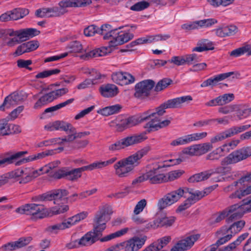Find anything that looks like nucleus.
Listing matches in <instances>:
<instances>
[{
	"instance_id": "ea45409f",
	"label": "nucleus",
	"mask_w": 251,
	"mask_h": 251,
	"mask_svg": "<svg viewBox=\"0 0 251 251\" xmlns=\"http://www.w3.org/2000/svg\"><path fill=\"white\" fill-rule=\"evenodd\" d=\"M27 169H25V174L23 176H22L20 179H18L20 184H25L32 180L33 178L37 176V171H34L31 173H28L26 172Z\"/></svg>"
},
{
	"instance_id": "f704fd0d",
	"label": "nucleus",
	"mask_w": 251,
	"mask_h": 251,
	"mask_svg": "<svg viewBox=\"0 0 251 251\" xmlns=\"http://www.w3.org/2000/svg\"><path fill=\"white\" fill-rule=\"evenodd\" d=\"M171 240L170 236H164L152 243L155 251H159L165 247Z\"/></svg>"
},
{
	"instance_id": "1a4fd4ad",
	"label": "nucleus",
	"mask_w": 251,
	"mask_h": 251,
	"mask_svg": "<svg viewBox=\"0 0 251 251\" xmlns=\"http://www.w3.org/2000/svg\"><path fill=\"white\" fill-rule=\"evenodd\" d=\"M154 85L155 82L151 79L145 80L137 83L135 86L134 96L141 99L148 97Z\"/></svg>"
},
{
	"instance_id": "423d86ee",
	"label": "nucleus",
	"mask_w": 251,
	"mask_h": 251,
	"mask_svg": "<svg viewBox=\"0 0 251 251\" xmlns=\"http://www.w3.org/2000/svg\"><path fill=\"white\" fill-rule=\"evenodd\" d=\"M110 206H102L97 212L94 219L93 230L102 235V231L106 228V223L110 220V215L112 213Z\"/></svg>"
},
{
	"instance_id": "72a5a7b5",
	"label": "nucleus",
	"mask_w": 251,
	"mask_h": 251,
	"mask_svg": "<svg viewBox=\"0 0 251 251\" xmlns=\"http://www.w3.org/2000/svg\"><path fill=\"white\" fill-rule=\"evenodd\" d=\"M11 11L13 20H18L22 19L29 14L28 9L26 8H17Z\"/></svg>"
},
{
	"instance_id": "c9c22d12",
	"label": "nucleus",
	"mask_w": 251,
	"mask_h": 251,
	"mask_svg": "<svg viewBox=\"0 0 251 251\" xmlns=\"http://www.w3.org/2000/svg\"><path fill=\"white\" fill-rule=\"evenodd\" d=\"M251 194L250 189L247 187L246 189H239L234 192L231 193L229 196L230 199H241L242 198Z\"/></svg>"
},
{
	"instance_id": "49530a36",
	"label": "nucleus",
	"mask_w": 251,
	"mask_h": 251,
	"mask_svg": "<svg viewBox=\"0 0 251 251\" xmlns=\"http://www.w3.org/2000/svg\"><path fill=\"white\" fill-rule=\"evenodd\" d=\"M116 159L117 158L116 157H113L106 161L94 162L90 164V166L92 170L95 169H100L109 164H112L116 160Z\"/></svg>"
},
{
	"instance_id": "de8ad7c7",
	"label": "nucleus",
	"mask_w": 251,
	"mask_h": 251,
	"mask_svg": "<svg viewBox=\"0 0 251 251\" xmlns=\"http://www.w3.org/2000/svg\"><path fill=\"white\" fill-rule=\"evenodd\" d=\"M25 170L18 169L6 174L8 180L9 179H20L25 174Z\"/></svg>"
},
{
	"instance_id": "393cba45",
	"label": "nucleus",
	"mask_w": 251,
	"mask_h": 251,
	"mask_svg": "<svg viewBox=\"0 0 251 251\" xmlns=\"http://www.w3.org/2000/svg\"><path fill=\"white\" fill-rule=\"evenodd\" d=\"M98 34L103 35L104 40L109 39L110 37L113 38L116 28L113 29L111 26L108 24L103 25L100 28L98 27Z\"/></svg>"
},
{
	"instance_id": "4468645a",
	"label": "nucleus",
	"mask_w": 251,
	"mask_h": 251,
	"mask_svg": "<svg viewBox=\"0 0 251 251\" xmlns=\"http://www.w3.org/2000/svg\"><path fill=\"white\" fill-rule=\"evenodd\" d=\"M44 128L48 131H52L54 130L62 131L70 133H75V128L69 123L64 121H56L50 123L44 126Z\"/></svg>"
},
{
	"instance_id": "dca6fc26",
	"label": "nucleus",
	"mask_w": 251,
	"mask_h": 251,
	"mask_svg": "<svg viewBox=\"0 0 251 251\" xmlns=\"http://www.w3.org/2000/svg\"><path fill=\"white\" fill-rule=\"evenodd\" d=\"M116 28V31L115 32L113 40L110 41L111 46H115L124 44L129 40L133 39L134 35L132 33L126 32L123 31H118Z\"/></svg>"
},
{
	"instance_id": "052dcab7",
	"label": "nucleus",
	"mask_w": 251,
	"mask_h": 251,
	"mask_svg": "<svg viewBox=\"0 0 251 251\" xmlns=\"http://www.w3.org/2000/svg\"><path fill=\"white\" fill-rule=\"evenodd\" d=\"M248 50V45H246L233 50L230 52V55L234 57H237L247 53Z\"/></svg>"
},
{
	"instance_id": "0eeeda50",
	"label": "nucleus",
	"mask_w": 251,
	"mask_h": 251,
	"mask_svg": "<svg viewBox=\"0 0 251 251\" xmlns=\"http://www.w3.org/2000/svg\"><path fill=\"white\" fill-rule=\"evenodd\" d=\"M147 138L146 133H144L127 136L110 145L108 146V150L111 151L120 150L128 146L142 142Z\"/></svg>"
},
{
	"instance_id": "9b49d317",
	"label": "nucleus",
	"mask_w": 251,
	"mask_h": 251,
	"mask_svg": "<svg viewBox=\"0 0 251 251\" xmlns=\"http://www.w3.org/2000/svg\"><path fill=\"white\" fill-rule=\"evenodd\" d=\"M199 234L188 236L178 241L170 251H185L189 250L199 239Z\"/></svg>"
},
{
	"instance_id": "f8f14e48",
	"label": "nucleus",
	"mask_w": 251,
	"mask_h": 251,
	"mask_svg": "<svg viewBox=\"0 0 251 251\" xmlns=\"http://www.w3.org/2000/svg\"><path fill=\"white\" fill-rule=\"evenodd\" d=\"M44 206L41 204L35 203L25 204L16 209L17 213L21 214L36 215L37 214H43L45 210Z\"/></svg>"
},
{
	"instance_id": "6e6552de",
	"label": "nucleus",
	"mask_w": 251,
	"mask_h": 251,
	"mask_svg": "<svg viewBox=\"0 0 251 251\" xmlns=\"http://www.w3.org/2000/svg\"><path fill=\"white\" fill-rule=\"evenodd\" d=\"M186 190L188 191V188H179L167 193L159 200L157 203L158 209L163 210L178 201L182 197H186L184 196L186 194Z\"/></svg>"
},
{
	"instance_id": "58836bf2",
	"label": "nucleus",
	"mask_w": 251,
	"mask_h": 251,
	"mask_svg": "<svg viewBox=\"0 0 251 251\" xmlns=\"http://www.w3.org/2000/svg\"><path fill=\"white\" fill-rule=\"evenodd\" d=\"M8 121L9 119L7 118L0 120V136L11 134L10 124H8Z\"/></svg>"
},
{
	"instance_id": "cd10ccee",
	"label": "nucleus",
	"mask_w": 251,
	"mask_h": 251,
	"mask_svg": "<svg viewBox=\"0 0 251 251\" xmlns=\"http://www.w3.org/2000/svg\"><path fill=\"white\" fill-rule=\"evenodd\" d=\"M121 108V105L115 104L100 109L98 110L97 113L104 116H108L118 113Z\"/></svg>"
},
{
	"instance_id": "a211bd4d",
	"label": "nucleus",
	"mask_w": 251,
	"mask_h": 251,
	"mask_svg": "<svg viewBox=\"0 0 251 251\" xmlns=\"http://www.w3.org/2000/svg\"><path fill=\"white\" fill-rule=\"evenodd\" d=\"M234 74V72H231L221 74L213 77H210L204 81L201 85V87H206L208 86H213L216 85L218 83Z\"/></svg>"
},
{
	"instance_id": "774afa93",
	"label": "nucleus",
	"mask_w": 251,
	"mask_h": 251,
	"mask_svg": "<svg viewBox=\"0 0 251 251\" xmlns=\"http://www.w3.org/2000/svg\"><path fill=\"white\" fill-rule=\"evenodd\" d=\"M236 111H237V116L239 119L241 120L243 118L247 117L251 114V107L241 109H239V107L238 106V108Z\"/></svg>"
},
{
	"instance_id": "3c124183",
	"label": "nucleus",
	"mask_w": 251,
	"mask_h": 251,
	"mask_svg": "<svg viewBox=\"0 0 251 251\" xmlns=\"http://www.w3.org/2000/svg\"><path fill=\"white\" fill-rule=\"evenodd\" d=\"M125 162L132 169L139 164V160L134 154L123 159Z\"/></svg>"
},
{
	"instance_id": "4d7b16f0",
	"label": "nucleus",
	"mask_w": 251,
	"mask_h": 251,
	"mask_svg": "<svg viewBox=\"0 0 251 251\" xmlns=\"http://www.w3.org/2000/svg\"><path fill=\"white\" fill-rule=\"evenodd\" d=\"M17 105L10 95L7 96L1 105L0 106V110L4 111L5 108H10L11 107Z\"/></svg>"
},
{
	"instance_id": "f257e3e1",
	"label": "nucleus",
	"mask_w": 251,
	"mask_h": 251,
	"mask_svg": "<svg viewBox=\"0 0 251 251\" xmlns=\"http://www.w3.org/2000/svg\"><path fill=\"white\" fill-rule=\"evenodd\" d=\"M192 100V97L191 96H185L167 100L159 106L156 107L155 112L149 115V116H152L153 118L147 125L150 128H155L156 129L168 126L170 124L171 121L169 120L161 121L160 118V116L166 112L165 109L180 108L183 103L189 102Z\"/></svg>"
},
{
	"instance_id": "6e6d98bb",
	"label": "nucleus",
	"mask_w": 251,
	"mask_h": 251,
	"mask_svg": "<svg viewBox=\"0 0 251 251\" xmlns=\"http://www.w3.org/2000/svg\"><path fill=\"white\" fill-rule=\"evenodd\" d=\"M198 22L199 28L209 27L218 22L217 20L212 18L199 20Z\"/></svg>"
},
{
	"instance_id": "864d4df0",
	"label": "nucleus",
	"mask_w": 251,
	"mask_h": 251,
	"mask_svg": "<svg viewBox=\"0 0 251 251\" xmlns=\"http://www.w3.org/2000/svg\"><path fill=\"white\" fill-rule=\"evenodd\" d=\"M67 48L72 52H80L83 49L82 45L77 41L70 43L68 45Z\"/></svg>"
},
{
	"instance_id": "6ab92c4d",
	"label": "nucleus",
	"mask_w": 251,
	"mask_h": 251,
	"mask_svg": "<svg viewBox=\"0 0 251 251\" xmlns=\"http://www.w3.org/2000/svg\"><path fill=\"white\" fill-rule=\"evenodd\" d=\"M92 170L90 164L80 168L70 170L67 168L66 178L71 181H75L81 176L82 172Z\"/></svg>"
},
{
	"instance_id": "bb28decb",
	"label": "nucleus",
	"mask_w": 251,
	"mask_h": 251,
	"mask_svg": "<svg viewBox=\"0 0 251 251\" xmlns=\"http://www.w3.org/2000/svg\"><path fill=\"white\" fill-rule=\"evenodd\" d=\"M214 173L211 171H204L196 174L190 177L188 181L191 183L199 182L207 179Z\"/></svg>"
},
{
	"instance_id": "f03ea898",
	"label": "nucleus",
	"mask_w": 251,
	"mask_h": 251,
	"mask_svg": "<svg viewBox=\"0 0 251 251\" xmlns=\"http://www.w3.org/2000/svg\"><path fill=\"white\" fill-rule=\"evenodd\" d=\"M69 192L65 189H57L48 192L32 198L33 201H54V203L58 205V207L54 208L52 212L55 214H59L66 212L69 209L66 203L69 200L67 196Z\"/></svg>"
},
{
	"instance_id": "0e129e2a",
	"label": "nucleus",
	"mask_w": 251,
	"mask_h": 251,
	"mask_svg": "<svg viewBox=\"0 0 251 251\" xmlns=\"http://www.w3.org/2000/svg\"><path fill=\"white\" fill-rule=\"evenodd\" d=\"M238 108L237 105H228L224 107H221L219 108V112L223 114H227L236 111Z\"/></svg>"
},
{
	"instance_id": "39448f33",
	"label": "nucleus",
	"mask_w": 251,
	"mask_h": 251,
	"mask_svg": "<svg viewBox=\"0 0 251 251\" xmlns=\"http://www.w3.org/2000/svg\"><path fill=\"white\" fill-rule=\"evenodd\" d=\"M182 161L181 159H170L162 162H158L152 164V168L147 171L146 174V179L151 184H156L163 183L167 180L165 175L160 173L159 170L163 168L170 167L174 165L179 164Z\"/></svg>"
},
{
	"instance_id": "4be33fe9",
	"label": "nucleus",
	"mask_w": 251,
	"mask_h": 251,
	"mask_svg": "<svg viewBox=\"0 0 251 251\" xmlns=\"http://www.w3.org/2000/svg\"><path fill=\"white\" fill-rule=\"evenodd\" d=\"M116 174L120 177H126L133 169L122 159L117 162L114 166Z\"/></svg>"
},
{
	"instance_id": "ddd939ff",
	"label": "nucleus",
	"mask_w": 251,
	"mask_h": 251,
	"mask_svg": "<svg viewBox=\"0 0 251 251\" xmlns=\"http://www.w3.org/2000/svg\"><path fill=\"white\" fill-rule=\"evenodd\" d=\"M32 240V238L30 236L22 237L17 241L8 242L3 245L0 249L3 251H13L27 246Z\"/></svg>"
},
{
	"instance_id": "338daca9",
	"label": "nucleus",
	"mask_w": 251,
	"mask_h": 251,
	"mask_svg": "<svg viewBox=\"0 0 251 251\" xmlns=\"http://www.w3.org/2000/svg\"><path fill=\"white\" fill-rule=\"evenodd\" d=\"M146 205L147 201L145 199L140 200L136 204L133 211V214L135 215H138L143 210Z\"/></svg>"
},
{
	"instance_id": "8fccbe9b",
	"label": "nucleus",
	"mask_w": 251,
	"mask_h": 251,
	"mask_svg": "<svg viewBox=\"0 0 251 251\" xmlns=\"http://www.w3.org/2000/svg\"><path fill=\"white\" fill-rule=\"evenodd\" d=\"M60 72V70L58 69H55L49 70H45L42 72L37 74L35 75L36 78H44L49 77L53 75L58 74Z\"/></svg>"
},
{
	"instance_id": "2f4dec72",
	"label": "nucleus",
	"mask_w": 251,
	"mask_h": 251,
	"mask_svg": "<svg viewBox=\"0 0 251 251\" xmlns=\"http://www.w3.org/2000/svg\"><path fill=\"white\" fill-rule=\"evenodd\" d=\"M27 153V151H22L16 152L10 157H5L0 160V167H4L6 165L13 163L14 160L21 158L22 156Z\"/></svg>"
},
{
	"instance_id": "7c9ffc66",
	"label": "nucleus",
	"mask_w": 251,
	"mask_h": 251,
	"mask_svg": "<svg viewBox=\"0 0 251 251\" xmlns=\"http://www.w3.org/2000/svg\"><path fill=\"white\" fill-rule=\"evenodd\" d=\"M54 100V97L50 92L47 93L42 96L35 103L33 108L37 109L41 108L48 103Z\"/></svg>"
},
{
	"instance_id": "e433bc0d",
	"label": "nucleus",
	"mask_w": 251,
	"mask_h": 251,
	"mask_svg": "<svg viewBox=\"0 0 251 251\" xmlns=\"http://www.w3.org/2000/svg\"><path fill=\"white\" fill-rule=\"evenodd\" d=\"M231 137L229 129H227L224 131L218 133L215 136L212 137L210 139V142L212 144H215Z\"/></svg>"
},
{
	"instance_id": "c756f323",
	"label": "nucleus",
	"mask_w": 251,
	"mask_h": 251,
	"mask_svg": "<svg viewBox=\"0 0 251 251\" xmlns=\"http://www.w3.org/2000/svg\"><path fill=\"white\" fill-rule=\"evenodd\" d=\"M226 147L227 145L225 144L222 146L216 149L207 155L206 159L210 160H219L221 157L224 156V152L226 151Z\"/></svg>"
},
{
	"instance_id": "412c9836",
	"label": "nucleus",
	"mask_w": 251,
	"mask_h": 251,
	"mask_svg": "<svg viewBox=\"0 0 251 251\" xmlns=\"http://www.w3.org/2000/svg\"><path fill=\"white\" fill-rule=\"evenodd\" d=\"M217 36L220 37H225L234 35L238 31V28L234 25H229L219 27L215 29Z\"/></svg>"
},
{
	"instance_id": "bf43d9fd",
	"label": "nucleus",
	"mask_w": 251,
	"mask_h": 251,
	"mask_svg": "<svg viewBox=\"0 0 251 251\" xmlns=\"http://www.w3.org/2000/svg\"><path fill=\"white\" fill-rule=\"evenodd\" d=\"M199 155L204 154L213 149L212 144L210 143H204L198 144Z\"/></svg>"
},
{
	"instance_id": "20e7f679",
	"label": "nucleus",
	"mask_w": 251,
	"mask_h": 251,
	"mask_svg": "<svg viewBox=\"0 0 251 251\" xmlns=\"http://www.w3.org/2000/svg\"><path fill=\"white\" fill-rule=\"evenodd\" d=\"M250 156L251 147H245L236 150L222 159L221 162V166L216 168L214 172L222 175L231 174L232 168L229 165L237 163Z\"/></svg>"
},
{
	"instance_id": "4c0bfd02",
	"label": "nucleus",
	"mask_w": 251,
	"mask_h": 251,
	"mask_svg": "<svg viewBox=\"0 0 251 251\" xmlns=\"http://www.w3.org/2000/svg\"><path fill=\"white\" fill-rule=\"evenodd\" d=\"M87 216V212H82L68 218L66 221L69 227L81 220L84 219Z\"/></svg>"
},
{
	"instance_id": "c03bdc74",
	"label": "nucleus",
	"mask_w": 251,
	"mask_h": 251,
	"mask_svg": "<svg viewBox=\"0 0 251 251\" xmlns=\"http://www.w3.org/2000/svg\"><path fill=\"white\" fill-rule=\"evenodd\" d=\"M190 143L188 135L179 137L172 141L170 145L172 147L182 146Z\"/></svg>"
},
{
	"instance_id": "680f3d73",
	"label": "nucleus",
	"mask_w": 251,
	"mask_h": 251,
	"mask_svg": "<svg viewBox=\"0 0 251 251\" xmlns=\"http://www.w3.org/2000/svg\"><path fill=\"white\" fill-rule=\"evenodd\" d=\"M220 105L227 104L233 100L234 96L233 94H225L218 97Z\"/></svg>"
},
{
	"instance_id": "69168bd1",
	"label": "nucleus",
	"mask_w": 251,
	"mask_h": 251,
	"mask_svg": "<svg viewBox=\"0 0 251 251\" xmlns=\"http://www.w3.org/2000/svg\"><path fill=\"white\" fill-rule=\"evenodd\" d=\"M185 57L186 62L188 65H191L200 61V56L196 53L187 54Z\"/></svg>"
},
{
	"instance_id": "5701e85b",
	"label": "nucleus",
	"mask_w": 251,
	"mask_h": 251,
	"mask_svg": "<svg viewBox=\"0 0 251 251\" xmlns=\"http://www.w3.org/2000/svg\"><path fill=\"white\" fill-rule=\"evenodd\" d=\"M101 95L106 98L113 97L118 93V88L114 84L102 85L100 88Z\"/></svg>"
},
{
	"instance_id": "473e14b6",
	"label": "nucleus",
	"mask_w": 251,
	"mask_h": 251,
	"mask_svg": "<svg viewBox=\"0 0 251 251\" xmlns=\"http://www.w3.org/2000/svg\"><path fill=\"white\" fill-rule=\"evenodd\" d=\"M69 228L66 221L54 225L48 226L45 229V231L50 234L56 233L60 230H63Z\"/></svg>"
},
{
	"instance_id": "7ed1b4c3",
	"label": "nucleus",
	"mask_w": 251,
	"mask_h": 251,
	"mask_svg": "<svg viewBox=\"0 0 251 251\" xmlns=\"http://www.w3.org/2000/svg\"><path fill=\"white\" fill-rule=\"evenodd\" d=\"M242 204L236 203L232 205L224 210L215 214L212 224L220 223L226 217L229 216L226 219L227 222L241 218L246 212L251 211V196L242 201Z\"/></svg>"
},
{
	"instance_id": "79ce46f5",
	"label": "nucleus",
	"mask_w": 251,
	"mask_h": 251,
	"mask_svg": "<svg viewBox=\"0 0 251 251\" xmlns=\"http://www.w3.org/2000/svg\"><path fill=\"white\" fill-rule=\"evenodd\" d=\"M50 11H48V18H51L55 17H60L67 11L64 10L59 9L57 7H48Z\"/></svg>"
},
{
	"instance_id": "603ef678",
	"label": "nucleus",
	"mask_w": 251,
	"mask_h": 251,
	"mask_svg": "<svg viewBox=\"0 0 251 251\" xmlns=\"http://www.w3.org/2000/svg\"><path fill=\"white\" fill-rule=\"evenodd\" d=\"M198 149V144H196L184 148L182 152L184 154L191 156L199 155Z\"/></svg>"
},
{
	"instance_id": "e2e57ef3",
	"label": "nucleus",
	"mask_w": 251,
	"mask_h": 251,
	"mask_svg": "<svg viewBox=\"0 0 251 251\" xmlns=\"http://www.w3.org/2000/svg\"><path fill=\"white\" fill-rule=\"evenodd\" d=\"M150 5L148 2L142 1L138 2L130 7V9L133 11H139L148 8Z\"/></svg>"
},
{
	"instance_id": "a878e982",
	"label": "nucleus",
	"mask_w": 251,
	"mask_h": 251,
	"mask_svg": "<svg viewBox=\"0 0 251 251\" xmlns=\"http://www.w3.org/2000/svg\"><path fill=\"white\" fill-rule=\"evenodd\" d=\"M213 49L214 47L211 42L207 39H202L198 42L197 47L193 48L192 51L202 52Z\"/></svg>"
},
{
	"instance_id": "aec40b11",
	"label": "nucleus",
	"mask_w": 251,
	"mask_h": 251,
	"mask_svg": "<svg viewBox=\"0 0 251 251\" xmlns=\"http://www.w3.org/2000/svg\"><path fill=\"white\" fill-rule=\"evenodd\" d=\"M40 31L35 28H27L18 30V38L20 43L25 42L40 34Z\"/></svg>"
},
{
	"instance_id": "c85d7f7f",
	"label": "nucleus",
	"mask_w": 251,
	"mask_h": 251,
	"mask_svg": "<svg viewBox=\"0 0 251 251\" xmlns=\"http://www.w3.org/2000/svg\"><path fill=\"white\" fill-rule=\"evenodd\" d=\"M175 219V217L173 216L158 217L154 221V224L157 227L170 226L174 223Z\"/></svg>"
},
{
	"instance_id": "13d9d810",
	"label": "nucleus",
	"mask_w": 251,
	"mask_h": 251,
	"mask_svg": "<svg viewBox=\"0 0 251 251\" xmlns=\"http://www.w3.org/2000/svg\"><path fill=\"white\" fill-rule=\"evenodd\" d=\"M190 143L196 141H198L205 138L207 136L206 132L194 133L188 134Z\"/></svg>"
},
{
	"instance_id": "37998d69",
	"label": "nucleus",
	"mask_w": 251,
	"mask_h": 251,
	"mask_svg": "<svg viewBox=\"0 0 251 251\" xmlns=\"http://www.w3.org/2000/svg\"><path fill=\"white\" fill-rule=\"evenodd\" d=\"M172 79L168 78H165L158 81L154 87V91L159 92L167 88L172 83Z\"/></svg>"
},
{
	"instance_id": "a19ab883",
	"label": "nucleus",
	"mask_w": 251,
	"mask_h": 251,
	"mask_svg": "<svg viewBox=\"0 0 251 251\" xmlns=\"http://www.w3.org/2000/svg\"><path fill=\"white\" fill-rule=\"evenodd\" d=\"M128 230V228H124L123 229H122L120 230L116 231L115 233H113L109 235H108L103 238L100 237L99 240L101 242L107 241L110 240L112 239H114L116 237H120V236L125 234V233H126L127 232Z\"/></svg>"
},
{
	"instance_id": "5fc2aeb1",
	"label": "nucleus",
	"mask_w": 251,
	"mask_h": 251,
	"mask_svg": "<svg viewBox=\"0 0 251 251\" xmlns=\"http://www.w3.org/2000/svg\"><path fill=\"white\" fill-rule=\"evenodd\" d=\"M12 98L13 100L14 101L16 104H19L20 102L24 101L27 98V94L25 93L14 92L10 95Z\"/></svg>"
},
{
	"instance_id": "9d476101",
	"label": "nucleus",
	"mask_w": 251,
	"mask_h": 251,
	"mask_svg": "<svg viewBox=\"0 0 251 251\" xmlns=\"http://www.w3.org/2000/svg\"><path fill=\"white\" fill-rule=\"evenodd\" d=\"M146 236H134L123 242L124 251H138L142 248L147 240Z\"/></svg>"
},
{
	"instance_id": "09e8293b",
	"label": "nucleus",
	"mask_w": 251,
	"mask_h": 251,
	"mask_svg": "<svg viewBox=\"0 0 251 251\" xmlns=\"http://www.w3.org/2000/svg\"><path fill=\"white\" fill-rule=\"evenodd\" d=\"M74 101V99H70L69 100H67L66 101L60 103L58 104H57L55 106H51L50 107H49L45 109L44 113H47L49 112H51L56 110H57L65 106H66L68 104H69L70 103H72Z\"/></svg>"
},
{
	"instance_id": "f3484780",
	"label": "nucleus",
	"mask_w": 251,
	"mask_h": 251,
	"mask_svg": "<svg viewBox=\"0 0 251 251\" xmlns=\"http://www.w3.org/2000/svg\"><path fill=\"white\" fill-rule=\"evenodd\" d=\"M102 235L96 231L86 233L78 240L80 247L90 246L100 239Z\"/></svg>"
},
{
	"instance_id": "2eb2a0df",
	"label": "nucleus",
	"mask_w": 251,
	"mask_h": 251,
	"mask_svg": "<svg viewBox=\"0 0 251 251\" xmlns=\"http://www.w3.org/2000/svg\"><path fill=\"white\" fill-rule=\"evenodd\" d=\"M246 222L244 220H240L233 223L230 226H223L217 231L218 235H224L228 233L232 235V237L240 232L244 227Z\"/></svg>"
},
{
	"instance_id": "a18cd8bd",
	"label": "nucleus",
	"mask_w": 251,
	"mask_h": 251,
	"mask_svg": "<svg viewBox=\"0 0 251 251\" xmlns=\"http://www.w3.org/2000/svg\"><path fill=\"white\" fill-rule=\"evenodd\" d=\"M251 125H246L241 126H233L228 128V129L232 137L239 133L248 130L251 127Z\"/></svg>"
},
{
	"instance_id": "b1692460",
	"label": "nucleus",
	"mask_w": 251,
	"mask_h": 251,
	"mask_svg": "<svg viewBox=\"0 0 251 251\" xmlns=\"http://www.w3.org/2000/svg\"><path fill=\"white\" fill-rule=\"evenodd\" d=\"M53 154H54V150H47L42 152L30 155L26 158H23V159L21 160L19 162H17V164L18 165H20L22 163H25L30 161L41 159L47 156H51Z\"/></svg>"
}]
</instances>
